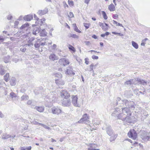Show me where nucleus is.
I'll list each match as a JSON object with an SVG mask.
<instances>
[{
	"mask_svg": "<svg viewBox=\"0 0 150 150\" xmlns=\"http://www.w3.org/2000/svg\"><path fill=\"white\" fill-rule=\"evenodd\" d=\"M132 114L130 109L127 108H115L112 114V116L117 117V118L122 121H126L129 123L132 122L131 116Z\"/></svg>",
	"mask_w": 150,
	"mask_h": 150,
	"instance_id": "f257e3e1",
	"label": "nucleus"
},
{
	"mask_svg": "<svg viewBox=\"0 0 150 150\" xmlns=\"http://www.w3.org/2000/svg\"><path fill=\"white\" fill-rule=\"evenodd\" d=\"M48 40L46 38H42L36 40L34 46L36 50H38L40 52H42L43 48L42 46L47 45V42Z\"/></svg>",
	"mask_w": 150,
	"mask_h": 150,
	"instance_id": "f03ea898",
	"label": "nucleus"
},
{
	"mask_svg": "<svg viewBox=\"0 0 150 150\" xmlns=\"http://www.w3.org/2000/svg\"><path fill=\"white\" fill-rule=\"evenodd\" d=\"M140 136L142 139L144 141H150V133L144 131L142 132Z\"/></svg>",
	"mask_w": 150,
	"mask_h": 150,
	"instance_id": "7ed1b4c3",
	"label": "nucleus"
},
{
	"mask_svg": "<svg viewBox=\"0 0 150 150\" xmlns=\"http://www.w3.org/2000/svg\"><path fill=\"white\" fill-rule=\"evenodd\" d=\"M89 117V116L87 114H85L83 115L82 118L78 121V123H84L86 124L89 123L88 120Z\"/></svg>",
	"mask_w": 150,
	"mask_h": 150,
	"instance_id": "20e7f679",
	"label": "nucleus"
},
{
	"mask_svg": "<svg viewBox=\"0 0 150 150\" xmlns=\"http://www.w3.org/2000/svg\"><path fill=\"white\" fill-rule=\"evenodd\" d=\"M127 135L129 137L133 139H135L137 136V134L135 131L134 129H131L127 134Z\"/></svg>",
	"mask_w": 150,
	"mask_h": 150,
	"instance_id": "39448f33",
	"label": "nucleus"
},
{
	"mask_svg": "<svg viewBox=\"0 0 150 150\" xmlns=\"http://www.w3.org/2000/svg\"><path fill=\"white\" fill-rule=\"evenodd\" d=\"M72 103L76 107H80L81 106L79 102L77 101L78 98L77 96H72Z\"/></svg>",
	"mask_w": 150,
	"mask_h": 150,
	"instance_id": "423d86ee",
	"label": "nucleus"
},
{
	"mask_svg": "<svg viewBox=\"0 0 150 150\" xmlns=\"http://www.w3.org/2000/svg\"><path fill=\"white\" fill-rule=\"evenodd\" d=\"M51 110L52 113L54 115H58L62 112L61 109L57 107H53Z\"/></svg>",
	"mask_w": 150,
	"mask_h": 150,
	"instance_id": "0eeeda50",
	"label": "nucleus"
},
{
	"mask_svg": "<svg viewBox=\"0 0 150 150\" xmlns=\"http://www.w3.org/2000/svg\"><path fill=\"white\" fill-rule=\"evenodd\" d=\"M59 62L60 64L64 66L69 64V60L65 58H63L60 59L59 60Z\"/></svg>",
	"mask_w": 150,
	"mask_h": 150,
	"instance_id": "6e6552de",
	"label": "nucleus"
},
{
	"mask_svg": "<svg viewBox=\"0 0 150 150\" xmlns=\"http://www.w3.org/2000/svg\"><path fill=\"white\" fill-rule=\"evenodd\" d=\"M61 96L64 98H68L70 96L69 93L66 91H63L61 92Z\"/></svg>",
	"mask_w": 150,
	"mask_h": 150,
	"instance_id": "1a4fd4ad",
	"label": "nucleus"
},
{
	"mask_svg": "<svg viewBox=\"0 0 150 150\" xmlns=\"http://www.w3.org/2000/svg\"><path fill=\"white\" fill-rule=\"evenodd\" d=\"M45 18H43L40 20V22L39 21H36L35 24H33L32 25L33 27L38 25L39 26H41L45 22Z\"/></svg>",
	"mask_w": 150,
	"mask_h": 150,
	"instance_id": "9d476101",
	"label": "nucleus"
},
{
	"mask_svg": "<svg viewBox=\"0 0 150 150\" xmlns=\"http://www.w3.org/2000/svg\"><path fill=\"white\" fill-rule=\"evenodd\" d=\"M63 105L64 106H68L71 104V101L69 99H68V98H64L62 102Z\"/></svg>",
	"mask_w": 150,
	"mask_h": 150,
	"instance_id": "9b49d317",
	"label": "nucleus"
},
{
	"mask_svg": "<svg viewBox=\"0 0 150 150\" xmlns=\"http://www.w3.org/2000/svg\"><path fill=\"white\" fill-rule=\"evenodd\" d=\"M73 69L71 67H69L65 71V74L70 75H74L75 74V73L72 71Z\"/></svg>",
	"mask_w": 150,
	"mask_h": 150,
	"instance_id": "f8f14e48",
	"label": "nucleus"
},
{
	"mask_svg": "<svg viewBox=\"0 0 150 150\" xmlns=\"http://www.w3.org/2000/svg\"><path fill=\"white\" fill-rule=\"evenodd\" d=\"M35 38L33 37H32L28 41V43L25 44V45H28L30 47H32L33 45L32 42L35 40Z\"/></svg>",
	"mask_w": 150,
	"mask_h": 150,
	"instance_id": "ddd939ff",
	"label": "nucleus"
},
{
	"mask_svg": "<svg viewBox=\"0 0 150 150\" xmlns=\"http://www.w3.org/2000/svg\"><path fill=\"white\" fill-rule=\"evenodd\" d=\"M49 58L50 60L53 61L57 60L59 59L57 56L54 54H51L49 57Z\"/></svg>",
	"mask_w": 150,
	"mask_h": 150,
	"instance_id": "4468645a",
	"label": "nucleus"
},
{
	"mask_svg": "<svg viewBox=\"0 0 150 150\" xmlns=\"http://www.w3.org/2000/svg\"><path fill=\"white\" fill-rule=\"evenodd\" d=\"M47 12V9H45L43 10H39L37 13L40 16H42L46 14Z\"/></svg>",
	"mask_w": 150,
	"mask_h": 150,
	"instance_id": "2eb2a0df",
	"label": "nucleus"
},
{
	"mask_svg": "<svg viewBox=\"0 0 150 150\" xmlns=\"http://www.w3.org/2000/svg\"><path fill=\"white\" fill-rule=\"evenodd\" d=\"M33 18V16L32 15H28L26 16H25L24 17V19L26 21H30Z\"/></svg>",
	"mask_w": 150,
	"mask_h": 150,
	"instance_id": "dca6fc26",
	"label": "nucleus"
},
{
	"mask_svg": "<svg viewBox=\"0 0 150 150\" xmlns=\"http://www.w3.org/2000/svg\"><path fill=\"white\" fill-rule=\"evenodd\" d=\"M11 137V135L8 134L7 133H3L2 135V139L4 140L7 139Z\"/></svg>",
	"mask_w": 150,
	"mask_h": 150,
	"instance_id": "f3484780",
	"label": "nucleus"
},
{
	"mask_svg": "<svg viewBox=\"0 0 150 150\" xmlns=\"http://www.w3.org/2000/svg\"><path fill=\"white\" fill-rule=\"evenodd\" d=\"M55 81V83L58 85H64V82L61 79H56Z\"/></svg>",
	"mask_w": 150,
	"mask_h": 150,
	"instance_id": "a211bd4d",
	"label": "nucleus"
},
{
	"mask_svg": "<svg viewBox=\"0 0 150 150\" xmlns=\"http://www.w3.org/2000/svg\"><path fill=\"white\" fill-rule=\"evenodd\" d=\"M106 132L109 136H111L113 132L110 126H108L106 128Z\"/></svg>",
	"mask_w": 150,
	"mask_h": 150,
	"instance_id": "6ab92c4d",
	"label": "nucleus"
},
{
	"mask_svg": "<svg viewBox=\"0 0 150 150\" xmlns=\"http://www.w3.org/2000/svg\"><path fill=\"white\" fill-rule=\"evenodd\" d=\"M137 81L139 82L140 84H142L144 85H145L147 84V82L144 80L141 79H139L137 78L136 80Z\"/></svg>",
	"mask_w": 150,
	"mask_h": 150,
	"instance_id": "aec40b11",
	"label": "nucleus"
},
{
	"mask_svg": "<svg viewBox=\"0 0 150 150\" xmlns=\"http://www.w3.org/2000/svg\"><path fill=\"white\" fill-rule=\"evenodd\" d=\"M35 109H36L38 111L42 112H43L44 109V107H37L36 106Z\"/></svg>",
	"mask_w": 150,
	"mask_h": 150,
	"instance_id": "412c9836",
	"label": "nucleus"
},
{
	"mask_svg": "<svg viewBox=\"0 0 150 150\" xmlns=\"http://www.w3.org/2000/svg\"><path fill=\"white\" fill-rule=\"evenodd\" d=\"M108 9L111 11H114L115 10V6L112 4L109 6Z\"/></svg>",
	"mask_w": 150,
	"mask_h": 150,
	"instance_id": "4be33fe9",
	"label": "nucleus"
},
{
	"mask_svg": "<svg viewBox=\"0 0 150 150\" xmlns=\"http://www.w3.org/2000/svg\"><path fill=\"white\" fill-rule=\"evenodd\" d=\"M121 102L123 105L125 104V105L126 107L127 106V105H129V103H131V101H129L127 100L126 99L122 100Z\"/></svg>",
	"mask_w": 150,
	"mask_h": 150,
	"instance_id": "5701e85b",
	"label": "nucleus"
},
{
	"mask_svg": "<svg viewBox=\"0 0 150 150\" xmlns=\"http://www.w3.org/2000/svg\"><path fill=\"white\" fill-rule=\"evenodd\" d=\"M5 74V70L4 67L1 65H0V74L3 75Z\"/></svg>",
	"mask_w": 150,
	"mask_h": 150,
	"instance_id": "b1692460",
	"label": "nucleus"
},
{
	"mask_svg": "<svg viewBox=\"0 0 150 150\" xmlns=\"http://www.w3.org/2000/svg\"><path fill=\"white\" fill-rule=\"evenodd\" d=\"M29 99V97L28 96L23 95L21 98V100H26Z\"/></svg>",
	"mask_w": 150,
	"mask_h": 150,
	"instance_id": "393cba45",
	"label": "nucleus"
},
{
	"mask_svg": "<svg viewBox=\"0 0 150 150\" xmlns=\"http://www.w3.org/2000/svg\"><path fill=\"white\" fill-rule=\"evenodd\" d=\"M67 46L68 47V48L70 51H73L74 52H76V50L71 45L68 44Z\"/></svg>",
	"mask_w": 150,
	"mask_h": 150,
	"instance_id": "a878e982",
	"label": "nucleus"
},
{
	"mask_svg": "<svg viewBox=\"0 0 150 150\" xmlns=\"http://www.w3.org/2000/svg\"><path fill=\"white\" fill-rule=\"evenodd\" d=\"M55 79H60L62 77V75L60 73H56L55 74Z\"/></svg>",
	"mask_w": 150,
	"mask_h": 150,
	"instance_id": "bb28decb",
	"label": "nucleus"
},
{
	"mask_svg": "<svg viewBox=\"0 0 150 150\" xmlns=\"http://www.w3.org/2000/svg\"><path fill=\"white\" fill-rule=\"evenodd\" d=\"M40 35L41 36H45L47 35V33L45 30H42L40 33Z\"/></svg>",
	"mask_w": 150,
	"mask_h": 150,
	"instance_id": "cd10ccee",
	"label": "nucleus"
},
{
	"mask_svg": "<svg viewBox=\"0 0 150 150\" xmlns=\"http://www.w3.org/2000/svg\"><path fill=\"white\" fill-rule=\"evenodd\" d=\"M10 96L12 99H13V98H16L17 97H18V96H17L16 94L13 92H11L10 94Z\"/></svg>",
	"mask_w": 150,
	"mask_h": 150,
	"instance_id": "c85d7f7f",
	"label": "nucleus"
},
{
	"mask_svg": "<svg viewBox=\"0 0 150 150\" xmlns=\"http://www.w3.org/2000/svg\"><path fill=\"white\" fill-rule=\"evenodd\" d=\"M132 46L136 49H137L138 48V45L134 41L132 42Z\"/></svg>",
	"mask_w": 150,
	"mask_h": 150,
	"instance_id": "c756f323",
	"label": "nucleus"
},
{
	"mask_svg": "<svg viewBox=\"0 0 150 150\" xmlns=\"http://www.w3.org/2000/svg\"><path fill=\"white\" fill-rule=\"evenodd\" d=\"M9 78V74L8 73L6 74L4 76V79L6 82H7L8 81Z\"/></svg>",
	"mask_w": 150,
	"mask_h": 150,
	"instance_id": "7c9ffc66",
	"label": "nucleus"
},
{
	"mask_svg": "<svg viewBox=\"0 0 150 150\" xmlns=\"http://www.w3.org/2000/svg\"><path fill=\"white\" fill-rule=\"evenodd\" d=\"M133 79L127 81L125 83V84L127 85H130L132 84H133L134 83L133 82Z\"/></svg>",
	"mask_w": 150,
	"mask_h": 150,
	"instance_id": "2f4dec72",
	"label": "nucleus"
},
{
	"mask_svg": "<svg viewBox=\"0 0 150 150\" xmlns=\"http://www.w3.org/2000/svg\"><path fill=\"white\" fill-rule=\"evenodd\" d=\"M10 59L9 56H8L4 57V61L5 63H7L9 62Z\"/></svg>",
	"mask_w": 150,
	"mask_h": 150,
	"instance_id": "473e14b6",
	"label": "nucleus"
},
{
	"mask_svg": "<svg viewBox=\"0 0 150 150\" xmlns=\"http://www.w3.org/2000/svg\"><path fill=\"white\" fill-rule=\"evenodd\" d=\"M117 134H116L115 135H114L113 136H111L110 139V141H113L114 140L117 138Z\"/></svg>",
	"mask_w": 150,
	"mask_h": 150,
	"instance_id": "72a5a7b5",
	"label": "nucleus"
},
{
	"mask_svg": "<svg viewBox=\"0 0 150 150\" xmlns=\"http://www.w3.org/2000/svg\"><path fill=\"white\" fill-rule=\"evenodd\" d=\"M108 25L106 23H105L104 26H103L102 29L103 30L105 31L108 30Z\"/></svg>",
	"mask_w": 150,
	"mask_h": 150,
	"instance_id": "f704fd0d",
	"label": "nucleus"
},
{
	"mask_svg": "<svg viewBox=\"0 0 150 150\" xmlns=\"http://www.w3.org/2000/svg\"><path fill=\"white\" fill-rule=\"evenodd\" d=\"M10 84L12 86H14L16 84V81L15 79H13L10 81Z\"/></svg>",
	"mask_w": 150,
	"mask_h": 150,
	"instance_id": "c9c22d12",
	"label": "nucleus"
},
{
	"mask_svg": "<svg viewBox=\"0 0 150 150\" xmlns=\"http://www.w3.org/2000/svg\"><path fill=\"white\" fill-rule=\"evenodd\" d=\"M113 24H115L116 25L120 26L122 27H123V26L122 25V24L118 23L116 21H115L114 20H113Z\"/></svg>",
	"mask_w": 150,
	"mask_h": 150,
	"instance_id": "e433bc0d",
	"label": "nucleus"
},
{
	"mask_svg": "<svg viewBox=\"0 0 150 150\" xmlns=\"http://www.w3.org/2000/svg\"><path fill=\"white\" fill-rule=\"evenodd\" d=\"M102 13L103 18L105 19L106 20L108 18V17L105 13L104 11H102Z\"/></svg>",
	"mask_w": 150,
	"mask_h": 150,
	"instance_id": "4c0bfd02",
	"label": "nucleus"
},
{
	"mask_svg": "<svg viewBox=\"0 0 150 150\" xmlns=\"http://www.w3.org/2000/svg\"><path fill=\"white\" fill-rule=\"evenodd\" d=\"M96 67V65H94L93 64H91V65L90 66V70H89L90 71H93V72H94V71L93 69V67Z\"/></svg>",
	"mask_w": 150,
	"mask_h": 150,
	"instance_id": "58836bf2",
	"label": "nucleus"
},
{
	"mask_svg": "<svg viewBox=\"0 0 150 150\" xmlns=\"http://www.w3.org/2000/svg\"><path fill=\"white\" fill-rule=\"evenodd\" d=\"M29 25L28 23H27L25 24H24L22 25V26L20 28L21 29H23L25 27L28 26Z\"/></svg>",
	"mask_w": 150,
	"mask_h": 150,
	"instance_id": "ea45409f",
	"label": "nucleus"
},
{
	"mask_svg": "<svg viewBox=\"0 0 150 150\" xmlns=\"http://www.w3.org/2000/svg\"><path fill=\"white\" fill-rule=\"evenodd\" d=\"M39 125H41V126H42V127H44L45 129H50V128L49 127L46 126L45 125H44V124H42V123H40V124H39Z\"/></svg>",
	"mask_w": 150,
	"mask_h": 150,
	"instance_id": "a19ab883",
	"label": "nucleus"
},
{
	"mask_svg": "<svg viewBox=\"0 0 150 150\" xmlns=\"http://www.w3.org/2000/svg\"><path fill=\"white\" fill-rule=\"evenodd\" d=\"M83 25L87 29L89 28L90 24L88 23H83Z\"/></svg>",
	"mask_w": 150,
	"mask_h": 150,
	"instance_id": "79ce46f5",
	"label": "nucleus"
},
{
	"mask_svg": "<svg viewBox=\"0 0 150 150\" xmlns=\"http://www.w3.org/2000/svg\"><path fill=\"white\" fill-rule=\"evenodd\" d=\"M109 33L108 32H105L104 34H101V35L100 36L102 37H104L106 35H109Z\"/></svg>",
	"mask_w": 150,
	"mask_h": 150,
	"instance_id": "37998d69",
	"label": "nucleus"
},
{
	"mask_svg": "<svg viewBox=\"0 0 150 150\" xmlns=\"http://www.w3.org/2000/svg\"><path fill=\"white\" fill-rule=\"evenodd\" d=\"M57 47V45L55 44H54L51 47V49L53 50H55Z\"/></svg>",
	"mask_w": 150,
	"mask_h": 150,
	"instance_id": "c03bdc74",
	"label": "nucleus"
},
{
	"mask_svg": "<svg viewBox=\"0 0 150 150\" xmlns=\"http://www.w3.org/2000/svg\"><path fill=\"white\" fill-rule=\"evenodd\" d=\"M68 3L70 6H73L74 5V2L72 1L68 0Z\"/></svg>",
	"mask_w": 150,
	"mask_h": 150,
	"instance_id": "a18cd8bd",
	"label": "nucleus"
},
{
	"mask_svg": "<svg viewBox=\"0 0 150 150\" xmlns=\"http://www.w3.org/2000/svg\"><path fill=\"white\" fill-rule=\"evenodd\" d=\"M68 16L70 18H72L74 17V16L72 12H70L69 13Z\"/></svg>",
	"mask_w": 150,
	"mask_h": 150,
	"instance_id": "49530a36",
	"label": "nucleus"
},
{
	"mask_svg": "<svg viewBox=\"0 0 150 150\" xmlns=\"http://www.w3.org/2000/svg\"><path fill=\"white\" fill-rule=\"evenodd\" d=\"M4 84H5V83L2 80H0V88L2 86L4 85Z\"/></svg>",
	"mask_w": 150,
	"mask_h": 150,
	"instance_id": "de8ad7c7",
	"label": "nucleus"
},
{
	"mask_svg": "<svg viewBox=\"0 0 150 150\" xmlns=\"http://www.w3.org/2000/svg\"><path fill=\"white\" fill-rule=\"evenodd\" d=\"M84 60L85 61V63L86 64H88L89 63V59L87 58H86Z\"/></svg>",
	"mask_w": 150,
	"mask_h": 150,
	"instance_id": "09e8293b",
	"label": "nucleus"
},
{
	"mask_svg": "<svg viewBox=\"0 0 150 150\" xmlns=\"http://www.w3.org/2000/svg\"><path fill=\"white\" fill-rule=\"evenodd\" d=\"M70 37L73 38H79L78 36L75 34H71Z\"/></svg>",
	"mask_w": 150,
	"mask_h": 150,
	"instance_id": "8fccbe9b",
	"label": "nucleus"
},
{
	"mask_svg": "<svg viewBox=\"0 0 150 150\" xmlns=\"http://www.w3.org/2000/svg\"><path fill=\"white\" fill-rule=\"evenodd\" d=\"M36 32L38 33H39L40 31V28H39L36 27L35 28Z\"/></svg>",
	"mask_w": 150,
	"mask_h": 150,
	"instance_id": "3c124183",
	"label": "nucleus"
},
{
	"mask_svg": "<svg viewBox=\"0 0 150 150\" xmlns=\"http://www.w3.org/2000/svg\"><path fill=\"white\" fill-rule=\"evenodd\" d=\"M92 58L93 59H98V56L93 55L92 56Z\"/></svg>",
	"mask_w": 150,
	"mask_h": 150,
	"instance_id": "603ef678",
	"label": "nucleus"
},
{
	"mask_svg": "<svg viewBox=\"0 0 150 150\" xmlns=\"http://www.w3.org/2000/svg\"><path fill=\"white\" fill-rule=\"evenodd\" d=\"M74 30H75L77 32H78L79 33H81V31H80L78 29V28L77 27V26H76L75 28H74Z\"/></svg>",
	"mask_w": 150,
	"mask_h": 150,
	"instance_id": "864d4df0",
	"label": "nucleus"
},
{
	"mask_svg": "<svg viewBox=\"0 0 150 150\" xmlns=\"http://www.w3.org/2000/svg\"><path fill=\"white\" fill-rule=\"evenodd\" d=\"M99 25L102 28H103V26H104V24L103 23L101 22H99L98 23Z\"/></svg>",
	"mask_w": 150,
	"mask_h": 150,
	"instance_id": "5fc2aeb1",
	"label": "nucleus"
},
{
	"mask_svg": "<svg viewBox=\"0 0 150 150\" xmlns=\"http://www.w3.org/2000/svg\"><path fill=\"white\" fill-rule=\"evenodd\" d=\"M32 123H33V124L36 125H38V124L39 125V124L40 123H38V122H37V121H33L32 122Z\"/></svg>",
	"mask_w": 150,
	"mask_h": 150,
	"instance_id": "6e6d98bb",
	"label": "nucleus"
},
{
	"mask_svg": "<svg viewBox=\"0 0 150 150\" xmlns=\"http://www.w3.org/2000/svg\"><path fill=\"white\" fill-rule=\"evenodd\" d=\"M26 50V49L25 48H20V50L22 52H24Z\"/></svg>",
	"mask_w": 150,
	"mask_h": 150,
	"instance_id": "4d7b16f0",
	"label": "nucleus"
},
{
	"mask_svg": "<svg viewBox=\"0 0 150 150\" xmlns=\"http://www.w3.org/2000/svg\"><path fill=\"white\" fill-rule=\"evenodd\" d=\"M118 15L117 14H114L112 16L113 18L114 19H116L118 17Z\"/></svg>",
	"mask_w": 150,
	"mask_h": 150,
	"instance_id": "13d9d810",
	"label": "nucleus"
},
{
	"mask_svg": "<svg viewBox=\"0 0 150 150\" xmlns=\"http://www.w3.org/2000/svg\"><path fill=\"white\" fill-rule=\"evenodd\" d=\"M4 38H3V36L0 35V41L1 42H2L4 41Z\"/></svg>",
	"mask_w": 150,
	"mask_h": 150,
	"instance_id": "bf43d9fd",
	"label": "nucleus"
},
{
	"mask_svg": "<svg viewBox=\"0 0 150 150\" xmlns=\"http://www.w3.org/2000/svg\"><path fill=\"white\" fill-rule=\"evenodd\" d=\"M19 61V60L18 59H17L16 58H14L13 59V61L15 62V63H16L18 62Z\"/></svg>",
	"mask_w": 150,
	"mask_h": 150,
	"instance_id": "052dcab7",
	"label": "nucleus"
},
{
	"mask_svg": "<svg viewBox=\"0 0 150 150\" xmlns=\"http://www.w3.org/2000/svg\"><path fill=\"white\" fill-rule=\"evenodd\" d=\"M32 102V100H29L28 101L27 103L28 105H30L31 104Z\"/></svg>",
	"mask_w": 150,
	"mask_h": 150,
	"instance_id": "680f3d73",
	"label": "nucleus"
},
{
	"mask_svg": "<svg viewBox=\"0 0 150 150\" xmlns=\"http://www.w3.org/2000/svg\"><path fill=\"white\" fill-rule=\"evenodd\" d=\"M34 17L35 19L37 20V21H38V20L39 18H38L37 17V16H36V15L35 14L34 15Z\"/></svg>",
	"mask_w": 150,
	"mask_h": 150,
	"instance_id": "e2e57ef3",
	"label": "nucleus"
},
{
	"mask_svg": "<svg viewBox=\"0 0 150 150\" xmlns=\"http://www.w3.org/2000/svg\"><path fill=\"white\" fill-rule=\"evenodd\" d=\"M33 34H34V35H36L38 33L36 32V31L35 29V28L33 30Z\"/></svg>",
	"mask_w": 150,
	"mask_h": 150,
	"instance_id": "0e129e2a",
	"label": "nucleus"
},
{
	"mask_svg": "<svg viewBox=\"0 0 150 150\" xmlns=\"http://www.w3.org/2000/svg\"><path fill=\"white\" fill-rule=\"evenodd\" d=\"M12 18V16L11 15H8L7 17V19L8 20H11Z\"/></svg>",
	"mask_w": 150,
	"mask_h": 150,
	"instance_id": "69168bd1",
	"label": "nucleus"
},
{
	"mask_svg": "<svg viewBox=\"0 0 150 150\" xmlns=\"http://www.w3.org/2000/svg\"><path fill=\"white\" fill-rule=\"evenodd\" d=\"M32 147L31 146L27 147L26 148V149L28 150H31Z\"/></svg>",
	"mask_w": 150,
	"mask_h": 150,
	"instance_id": "338daca9",
	"label": "nucleus"
},
{
	"mask_svg": "<svg viewBox=\"0 0 150 150\" xmlns=\"http://www.w3.org/2000/svg\"><path fill=\"white\" fill-rule=\"evenodd\" d=\"M90 1V0H85L84 1V3L86 4H88L89 3Z\"/></svg>",
	"mask_w": 150,
	"mask_h": 150,
	"instance_id": "774afa93",
	"label": "nucleus"
}]
</instances>
